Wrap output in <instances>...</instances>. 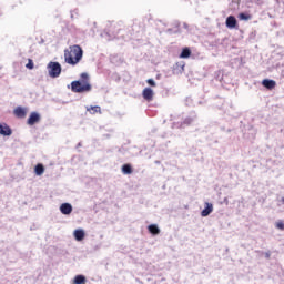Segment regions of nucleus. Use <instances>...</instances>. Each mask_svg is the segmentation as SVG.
Instances as JSON below:
<instances>
[{
	"mask_svg": "<svg viewBox=\"0 0 284 284\" xmlns=\"http://www.w3.org/2000/svg\"><path fill=\"white\" fill-rule=\"evenodd\" d=\"M0 134L1 136H12V129L6 123H0Z\"/></svg>",
	"mask_w": 284,
	"mask_h": 284,
	"instance_id": "6e6552de",
	"label": "nucleus"
},
{
	"mask_svg": "<svg viewBox=\"0 0 284 284\" xmlns=\"http://www.w3.org/2000/svg\"><path fill=\"white\" fill-rule=\"evenodd\" d=\"M166 32H169V34H172V29H168Z\"/></svg>",
	"mask_w": 284,
	"mask_h": 284,
	"instance_id": "cd10ccee",
	"label": "nucleus"
},
{
	"mask_svg": "<svg viewBox=\"0 0 284 284\" xmlns=\"http://www.w3.org/2000/svg\"><path fill=\"white\" fill-rule=\"evenodd\" d=\"M91 91L92 84H90V81L75 80L71 82V92H75L77 94H83Z\"/></svg>",
	"mask_w": 284,
	"mask_h": 284,
	"instance_id": "f257e3e1",
	"label": "nucleus"
},
{
	"mask_svg": "<svg viewBox=\"0 0 284 284\" xmlns=\"http://www.w3.org/2000/svg\"><path fill=\"white\" fill-rule=\"evenodd\" d=\"M41 121V114L39 112H31L27 120V125H37Z\"/></svg>",
	"mask_w": 284,
	"mask_h": 284,
	"instance_id": "20e7f679",
	"label": "nucleus"
},
{
	"mask_svg": "<svg viewBox=\"0 0 284 284\" xmlns=\"http://www.w3.org/2000/svg\"><path fill=\"white\" fill-rule=\"evenodd\" d=\"M196 121V113H191L189 116L184 119V121L180 124V128H185V125H192L193 122Z\"/></svg>",
	"mask_w": 284,
	"mask_h": 284,
	"instance_id": "1a4fd4ad",
	"label": "nucleus"
},
{
	"mask_svg": "<svg viewBox=\"0 0 284 284\" xmlns=\"http://www.w3.org/2000/svg\"><path fill=\"white\" fill-rule=\"evenodd\" d=\"M48 74L51 79H59L61 77V63L59 62H49L47 64Z\"/></svg>",
	"mask_w": 284,
	"mask_h": 284,
	"instance_id": "f03ea898",
	"label": "nucleus"
},
{
	"mask_svg": "<svg viewBox=\"0 0 284 284\" xmlns=\"http://www.w3.org/2000/svg\"><path fill=\"white\" fill-rule=\"evenodd\" d=\"M191 55H192V50H190V48L186 47V48L182 49L180 59H190Z\"/></svg>",
	"mask_w": 284,
	"mask_h": 284,
	"instance_id": "dca6fc26",
	"label": "nucleus"
},
{
	"mask_svg": "<svg viewBox=\"0 0 284 284\" xmlns=\"http://www.w3.org/2000/svg\"><path fill=\"white\" fill-rule=\"evenodd\" d=\"M142 97L145 101H152V99H154V90H152V88H144Z\"/></svg>",
	"mask_w": 284,
	"mask_h": 284,
	"instance_id": "0eeeda50",
	"label": "nucleus"
},
{
	"mask_svg": "<svg viewBox=\"0 0 284 284\" xmlns=\"http://www.w3.org/2000/svg\"><path fill=\"white\" fill-rule=\"evenodd\" d=\"M237 21L234 16H229L225 21L226 28H230V30H234L236 28Z\"/></svg>",
	"mask_w": 284,
	"mask_h": 284,
	"instance_id": "f8f14e48",
	"label": "nucleus"
},
{
	"mask_svg": "<svg viewBox=\"0 0 284 284\" xmlns=\"http://www.w3.org/2000/svg\"><path fill=\"white\" fill-rule=\"evenodd\" d=\"M71 54L75 59V62H80L83 59V49L79 44H74L71 47Z\"/></svg>",
	"mask_w": 284,
	"mask_h": 284,
	"instance_id": "7ed1b4c3",
	"label": "nucleus"
},
{
	"mask_svg": "<svg viewBox=\"0 0 284 284\" xmlns=\"http://www.w3.org/2000/svg\"><path fill=\"white\" fill-rule=\"evenodd\" d=\"M34 172H36L37 176H41V175H43V172H45V166H43V164L39 163L34 166Z\"/></svg>",
	"mask_w": 284,
	"mask_h": 284,
	"instance_id": "f3484780",
	"label": "nucleus"
},
{
	"mask_svg": "<svg viewBox=\"0 0 284 284\" xmlns=\"http://www.w3.org/2000/svg\"><path fill=\"white\" fill-rule=\"evenodd\" d=\"M88 112H91V114H97V112H101V106L95 105V106H90L87 108Z\"/></svg>",
	"mask_w": 284,
	"mask_h": 284,
	"instance_id": "412c9836",
	"label": "nucleus"
},
{
	"mask_svg": "<svg viewBox=\"0 0 284 284\" xmlns=\"http://www.w3.org/2000/svg\"><path fill=\"white\" fill-rule=\"evenodd\" d=\"M146 83L148 85H151V88H156V82L154 81V79H148Z\"/></svg>",
	"mask_w": 284,
	"mask_h": 284,
	"instance_id": "b1692460",
	"label": "nucleus"
},
{
	"mask_svg": "<svg viewBox=\"0 0 284 284\" xmlns=\"http://www.w3.org/2000/svg\"><path fill=\"white\" fill-rule=\"evenodd\" d=\"M264 256H265V258H270L271 256H272V253L268 251V252H265L264 253Z\"/></svg>",
	"mask_w": 284,
	"mask_h": 284,
	"instance_id": "a878e982",
	"label": "nucleus"
},
{
	"mask_svg": "<svg viewBox=\"0 0 284 284\" xmlns=\"http://www.w3.org/2000/svg\"><path fill=\"white\" fill-rule=\"evenodd\" d=\"M60 212H61V214H64L65 216L72 214V204H70V203H62L60 205Z\"/></svg>",
	"mask_w": 284,
	"mask_h": 284,
	"instance_id": "9b49d317",
	"label": "nucleus"
},
{
	"mask_svg": "<svg viewBox=\"0 0 284 284\" xmlns=\"http://www.w3.org/2000/svg\"><path fill=\"white\" fill-rule=\"evenodd\" d=\"M101 37H104V38H106V37H110V34L108 33V32H103L102 34H101Z\"/></svg>",
	"mask_w": 284,
	"mask_h": 284,
	"instance_id": "bb28decb",
	"label": "nucleus"
},
{
	"mask_svg": "<svg viewBox=\"0 0 284 284\" xmlns=\"http://www.w3.org/2000/svg\"><path fill=\"white\" fill-rule=\"evenodd\" d=\"M26 68L28 70H34V62L32 61V59H29L28 63L26 64Z\"/></svg>",
	"mask_w": 284,
	"mask_h": 284,
	"instance_id": "4be33fe9",
	"label": "nucleus"
},
{
	"mask_svg": "<svg viewBox=\"0 0 284 284\" xmlns=\"http://www.w3.org/2000/svg\"><path fill=\"white\" fill-rule=\"evenodd\" d=\"M148 231L150 232V234H152L153 236H159V234H161V229H159V225L156 224H151L148 226Z\"/></svg>",
	"mask_w": 284,
	"mask_h": 284,
	"instance_id": "2eb2a0df",
	"label": "nucleus"
},
{
	"mask_svg": "<svg viewBox=\"0 0 284 284\" xmlns=\"http://www.w3.org/2000/svg\"><path fill=\"white\" fill-rule=\"evenodd\" d=\"M122 172L124 174H132V165H130V164L122 165Z\"/></svg>",
	"mask_w": 284,
	"mask_h": 284,
	"instance_id": "aec40b11",
	"label": "nucleus"
},
{
	"mask_svg": "<svg viewBox=\"0 0 284 284\" xmlns=\"http://www.w3.org/2000/svg\"><path fill=\"white\" fill-rule=\"evenodd\" d=\"M64 61L69 65H77L79 62H77V58L72 54L70 50H64Z\"/></svg>",
	"mask_w": 284,
	"mask_h": 284,
	"instance_id": "39448f33",
	"label": "nucleus"
},
{
	"mask_svg": "<svg viewBox=\"0 0 284 284\" xmlns=\"http://www.w3.org/2000/svg\"><path fill=\"white\" fill-rule=\"evenodd\" d=\"M80 81H90V75L85 72L81 73Z\"/></svg>",
	"mask_w": 284,
	"mask_h": 284,
	"instance_id": "5701e85b",
	"label": "nucleus"
},
{
	"mask_svg": "<svg viewBox=\"0 0 284 284\" xmlns=\"http://www.w3.org/2000/svg\"><path fill=\"white\" fill-rule=\"evenodd\" d=\"M262 85L266 88V90H274L276 88V81L270 80V79H264L262 81Z\"/></svg>",
	"mask_w": 284,
	"mask_h": 284,
	"instance_id": "ddd939ff",
	"label": "nucleus"
},
{
	"mask_svg": "<svg viewBox=\"0 0 284 284\" xmlns=\"http://www.w3.org/2000/svg\"><path fill=\"white\" fill-rule=\"evenodd\" d=\"M239 19L240 21H250V19H252V16H250V13L241 12L239 14Z\"/></svg>",
	"mask_w": 284,
	"mask_h": 284,
	"instance_id": "a211bd4d",
	"label": "nucleus"
},
{
	"mask_svg": "<svg viewBox=\"0 0 284 284\" xmlns=\"http://www.w3.org/2000/svg\"><path fill=\"white\" fill-rule=\"evenodd\" d=\"M13 114H14V116H17V119H26V116L28 114V109H26L23 106H17L13 110Z\"/></svg>",
	"mask_w": 284,
	"mask_h": 284,
	"instance_id": "423d86ee",
	"label": "nucleus"
},
{
	"mask_svg": "<svg viewBox=\"0 0 284 284\" xmlns=\"http://www.w3.org/2000/svg\"><path fill=\"white\" fill-rule=\"evenodd\" d=\"M73 283H74V284H83V283H85V277H84V275H77V276L73 278Z\"/></svg>",
	"mask_w": 284,
	"mask_h": 284,
	"instance_id": "6ab92c4d",
	"label": "nucleus"
},
{
	"mask_svg": "<svg viewBox=\"0 0 284 284\" xmlns=\"http://www.w3.org/2000/svg\"><path fill=\"white\" fill-rule=\"evenodd\" d=\"M212 212H214V205L210 202H205V207L202 210L201 216H210Z\"/></svg>",
	"mask_w": 284,
	"mask_h": 284,
	"instance_id": "9d476101",
	"label": "nucleus"
},
{
	"mask_svg": "<svg viewBox=\"0 0 284 284\" xmlns=\"http://www.w3.org/2000/svg\"><path fill=\"white\" fill-rule=\"evenodd\" d=\"M156 164L161 163L160 161H155Z\"/></svg>",
	"mask_w": 284,
	"mask_h": 284,
	"instance_id": "2f4dec72",
	"label": "nucleus"
},
{
	"mask_svg": "<svg viewBox=\"0 0 284 284\" xmlns=\"http://www.w3.org/2000/svg\"><path fill=\"white\" fill-rule=\"evenodd\" d=\"M78 148H81V143H78Z\"/></svg>",
	"mask_w": 284,
	"mask_h": 284,
	"instance_id": "7c9ffc66",
	"label": "nucleus"
},
{
	"mask_svg": "<svg viewBox=\"0 0 284 284\" xmlns=\"http://www.w3.org/2000/svg\"><path fill=\"white\" fill-rule=\"evenodd\" d=\"M275 226H276L277 230L284 231V223H283V221L276 222Z\"/></svg>",
	"mask_w": 284,
	"mask_h": 284,
	"instance_id": "393cba45",
	"label": "nucleus"
},
{
	"mask_svg": "<svg viewBox=\"0 0 284 284\" xmlns=\"http://www.w3.org/2000/svg\"><path fill=\"white\" fill-rule=\"evenodd\" d=\"M73 236L75 241H83V239H85V231H83V229H77L73 232Z\"/></svg>",
	"mask_w": 284,
	"mask_h": 284,
	"instance_id": "4468645a",
	"label": "nucleus"
},
{
	"mask_svg": "<svg viewBox=\"0 0 284 284\" xmlns=\"http://www.w3.org/2000/svg\"><path fill=\"white\" fill-rule=\"evenodd\" d=\"M111 40H112V38H111V37L106 38V41H111Z\"/></svg>",
	"mask_w": 284,
	"mask_h": 284,
	"instance_id": "c85d7f7f",
	"label": "nucleus"
},
{
	"mask_svg": "<svg viewBox=\"0 0 284 284\" xmlns=\"http://www.w3.org/2000/svg\"><path fill=\"white\" fill-rule=\"evenodd\" d=\"M282 203L284 204V196L281 199Z\"/></svg>",
	"mask_w": 284,
	"mask_h": 284,
	"instance_id": "c756f323",
	"label": "nucleus"
}]
</instances>
